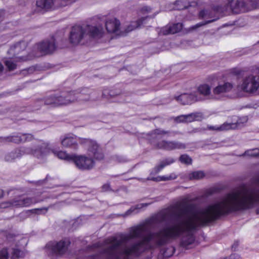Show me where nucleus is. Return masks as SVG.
<instances>
[{
  "instance_id": "obj_53",
  "label": "nucleus",
  "mask_w": 259,
  "mask_h": 259,
  "mask_svg": "<svg viewBox=\"0 0 259 259\" xmlns=\"http://www.w3.org/2000/svg\"><path fill=\"white\" fill-rule=\"evenodd\" d=\"M42 209L35 208V209H31L30 211H31L32 213H38V211H41Z\"/></svg>"
},
{
  "instance_id": "obj_42",
  "label": "nucleus",
  "mask_w": 259,
  "mask_h": 259,
  "mask_svg": "<svg viewBox=\"0 0 259 259\" xmlns=\"http://www.w3.org/2000/svg\"><path fill=\"white\" fill-rule=\"evenodd\" d=\"M147 180H151V181H156V182H158V181H168V177H165V176L158 177L156 178H154V177L148 178L147 179Z\"/></svg>"
},
{
  "instance_id": "obj_4",
  "label": "nucleus",
  "mask_w": 259,
  "mask_h": 259,
  "mask_svg": "<svg viewBox=\"0 0 259 259\" xmlns=\"http://www.w3.org/2000/svg\"><path fill=\"white\" fill-rule=\"evenodd\" d=\"M259 88V76L249 75L245 77L241 84L238 85V90L246 93H252Z\"/></svg>"
},
{
  "instance_id": "obj_10",
  "label": "nucleus",
  "mask_w": 259,
  "mask_h": 259,
  "mask_svg": "<svg viewBox=\"0 0 259 259\" xmlns=\"http://www.w3.org/2000/svg\"><path fill=\"white\" fill-rule=\"evenodd\" d=\"M154 147L158 149L172 151L176 149H185L186 145L184 143L177 141L162 140L157 143Z\"/></svg>"
},
{
  "instance_id": "obj_50",
  "label": "nucleus",
  "mask_w": 259,
  "mask_h": 259,
  "mask_svg": "<svg viewBox=\"0 0 259 259\" xmlns=\"http://www.w3.org/2000/svg\"><path fill=\"white\" fill-rule=\"evenodd\" d=\"M36 70V67L35 66H31L29 68H27V70L29 74L33 73Z\"/></svg>"
},
{
  "instance_id": "obj_11",
  "label": "nucleus",
  "mask_w": 259,
  "mask_h": 259,
  "mask_svg": "<svg viewBox=\"0 0 259 259\" xmlns=\"http://www.w3.org/2000/svg\"><path fill=\"white\" fill-rule=\"evenodd\" d=\"M35 47L41 53V55H38V57L42 55L51 54L57 49L55 40L53 38L50 40H47L37 44ZM36 55H37V54Z\"/></svg>"
},
{
  "instance_id": "obj_15",
  "label": "nucleus",
  "mask_w": 259,
  "mask_h": 259,
  "mask_svg": "<svg viewBox=\"0 0 259 259\" xmlns=\"http://www.w3.org/2000/svg\"><path fill=\"white\" fill-rule=\"evenodd\" d=\"M228 4L232 11L236 13L246 12L250 10L248 4L244 0H230Z\"/></svg>"
},
{
  "instance_id": "obj_18",
  "label": "nucleus",
  "mask_w": 259,
  "mask_h": 259,
  "mask_svg": "<svg viewBox=\"0 0 259 259\" xmlns=\"http://www.w3.org/2000/svg\"><path fill=\"white\" fill-rule=\"evenodd\" d=\"M81 139L68 134L62 137L61 138V142L62 146L65 147L76 149L78 147V142L79 141L80 143Z\"/></svg>"
},
{
  "instance_id": "obj_56",
  "label": "nucleus",
  "mask_w": 259,
  "mask_h": 259,
  "mask_svg": "<svg viewBox=\"0 0 259 259\" xmlns=\"http://www.w3.org/2000/svg\"><path fill=\"white\" fill-rule=\"evenodd\" d=\"M4 70V66L3 64L0 62V74L2 73Z\"/></svg>"
},
{
  "instance_id": "obj_35",
  "label": "nucleus",
  "mask_w": 259,
  "mask_h": 259,
  "mask_svg": "<svg viewBox=\"0 0 259 259\" xmlns=\"http://www.w3.org/2000/svg\"><path fill=\"white\" fill-rule=\"evenodd\" d=\"M242 155H246L251 157H256L259 156V149L255 148L253 149L248 150L246 151Z\"/></svg>"
},
{
  "instance_id": "obj_55",
  "label": "nucleus",
  "mask_w": 259,
  "mask_h": 259,
  "mask_svg": "<svg viewBox=\"0 0 259 259\" xmlns=\"http://www.w3.org/2000/svg\"><path fill=\"white\" fill-rule=\"evenodd\" d=\"M153 257V252H151L150 255H147L145 259H152Z\"/></svg>"
},
{
  "instance_id": "obj_16",
  "label": "nucleus",
  "mask_w": 259,
  "mask_h": 259,
  "mask_svg": "<svg viewBox=\"0 0 259 259\" xmlns=\"http://www.w3.org/2000/svg\"><path fill=\"white\" fill-rule=\"evenodd\" d=\"M212 13L210 11L207 10H202L200 11L199 13V18L202 19H206L207 20L198 23L196 25L192 26L191 27V29H196L201 26L213 22L218 19V18L212 19Z\"/></svg>"
},
{
  "instance_id": "obj_32",
  "label": "nucleus",
  "mask_w": 259,
  "mask_h": 259,
  "mask_svg": "<svg viewBox=\"0 0 259 259\" xmlns=\"http://www.w3.org/2000/svg\"><path fill=\"white\" fill-rule=\"evenodd\" d=\"M202 118V114L200 112H194L186 115V122H191L195 120H200Z\"/></svg>"
},
{
  "instance_id": "obj_8",
  "label": "nucleus",
  "mask_w": 259,
  "mask_h": 259,
  "mask_svg": "<svg viewBox=\"0 0 259 259\" xmlns=\"http://www.w3.org/2000/svg\"><path fill=\"white\" fill-rule=\"evenodd\" d=\"M80 144L87 148L90 156H94L97 160L103 159L104 155L95 141L88 139H82L81 140Z\"/></svg>"
},
{
  "instance_id": "obj_57",
  "label": "nucleus",
  "mask_w": 259,
  "mask_h": 259,
  "mask_svg": "<svg viewBox=\"0 0 259 259\" xmlns=\"http://www.w3.org/2000/svg\"><path fill=\"white\" fill-rule=\"evenodd\" d=\"M238 245V242H236L234 243L232 245V248H234V249H235V248H236V247H237Z\"/></svg>"
},
{
  "instance_id": "obj_58",
  "label": "nucleus",
  "mask_w": 259,
  "mask_h": 259,
  "mask_svg": "<svg viewBox=\"0 0 259 259\" xmlns=\"http://www.w3.org/2000/svg\"><path fill=\"white\" fill-rule=\"evenodd\" d=\"M4 196V192L3 190L0 189V199L3 198Z\"/></svg>"
},
{
  "instance_id": "obj_28",
  "label": "nucleus",
  "mask_w": 259,
  "mask_h": 259,
  "mask_svg": "<svg viewBox=\"0 0 259 259\" xmlns=\"http://www.w3.org/2000/svg\"><path fill=\"white\" fill-rule=\"evenodd\" d=\"M197 91L199 94L207 97V99H211L210 97L212 94H211L210 87L208 84H200L197 88Z\"/></svg>"
},
{
  "instance_id": "obj_37",
  "label": "nucleus",
  "mask_w": 259,
  "mask_h": 259,
  "mask_svg": "<svg viewBox=\"0 0 259 259\" xmlns=\"http://www.w3.org/2000/svg\"><path fill=\"white\" fill-rule=\"evenodd\" d=\"M22 143L30 142L34 139V136L31 134H21Z\"/></svg>"
},
{
  "instance_id": "obj_20",
  "label": "nucleus",
  "mask_w": 259,
  "mask_h": 259,
  "mask_svg": "<svg viewBox=\"0 0 259 259\" xmlns=\"http://www.w3.org/2000/svg\"><path fill=\"white\" fill-rule=\"evenodd\" d=\"M176 100L182 105L191 104L200 100L195 93H184L176 97Z\"/></svg>"
},
{
  "instance_id": "obj_26",
  "label": "nucleus",
  "mask_w": 259,
  "mask_h": 259,
  "mask_svg": "<svg viewBox=\"0 0 259 259\" xmlns=\"http://www.w3.org/2000/svg\"><path fill=\"white\" fill-rule=\"evenodd\" d=\"M152 203L153 202L149 203H140L137 204L135 206H133L125 212L124 216L129 215L132 214H136L138 213L142 209L148 206Z\"/></svg>"
},
{
  "instance_id": "obj_47",
  "label": "nucleus",
  "mask_w": 259,
  "mask_h": 259,
  "mask_svg": "<svg viewBox=\"0 0 259 259\" xmlns=\"http://www.w3.org/2000/svg\"><path fill=\"white\" fill-rule=\"evenodd\" d=\"M102 191L106 192L110 190V186L109 184H105L102 187Z\"/></svg>"
},
{
  "instance_id": "obj_51",
  "label": "nucleus",
  "mask_w": 259,
  "mask_h": 259,
  "mask_svg": "<svg viewBox=\"0 0 259 259\" xmlns=\"http://www.w3.org/2000/svg\"><path fill=\"white\" fill-rule=\"evenodd\" d=\"M20 74L24 75H27L29 74V72L27 70V68L24 69L21 71Z\"/></svg>"
},
{
  "instance_id": "obj_14",
  "label": "nucleus",
  "mask_w": 259,
  "mask_h": 259,
  "mask_svg": "<svg viewBox=\"0 0 259 259\" xmlns=\"http://www.w3.org/2000/svg\"><path fill=\"white\" fill-rule=\"evenodd\" d=\"M183 27V25L181 23H169L160 29L159 34L163 35L174 34L180 32Z\"/></svg>"
},
{
  "instance_id": "obj_33",
  "label": "nucleus",
  "mask_w": 259,
  "mask_h": 259,
  "mask_svg": "<svg viewBox=\"0 0 259 259\" xmlns=\"http://www.w3.org/2000/svg\"><path fill=\"white\" fill-rule=\"evenodd\" d=\"M205 176V174L203 171H195L192 172L189 174V179L192 180H199L202 179Z\"/></svg>"
},
{
  "instance_id": "obj_25",
  "label": "nucleus",
  "mask_w": 259,
  "mask_h": 259,
  "mask_svg": "<svg viewBox=\"0 0 259 259\" xmlns=\"http://www.w3.org/2000/svg\"><path fill=\"white\" fill-rule=\"evenodd\" d=\"M155 15H154L153 16H146L144 17H142L141 19L138 20L136 21L132 22L129 25L127 26L125 31L126 33H128L130 31L134 30V29L140 28L142 24L144 22V21L147 19L148 18H153L155 17Z\"/></svg>"
},
{
  "instance_id": "obj_3",
  "label": "nucleus",
  "mask_w": 259,
  "mask_h": 259,
  "mask_svg": "<svg viewBox=\"0 0 259 259\" xmlns=\"http://www.w3.org/2000/svg\"><path fill=\"white\" fill-rule=\"evenodd\" d=\"M27 47V44L24 41L18 42L12 46L8 51V54L12 56V58H15L19 61H26L32 59L33 58L38 57V55H29L27 56H19L22 52L24 51Z\"/></svg>"
},
{
  "instance_id": "obj_52",
  "label": "nucleus",
  "mask_w": 259,
  "mask_h": 259,
  "mask_svg": "<svg viewBox=\"0 0 259 259\" xmlns=\"http://www.w3.org/2000/svg\"><path fill=\"white\" fill-rule=\"evenodd\" d=\"M168 180H175L177 178V176L175 174H171L168 176Z\"/></svg>"
},
{
  "instance_id": "obj_44",
  "label": "nucleus",
  "mask_w": 259,
  "mask_h": 259,
  "mask_svg": "<svg viewBox=\"0 0 259 259\" xmlns=\"http://www.w3.org/2000/svg\"><path fill=\"white\" fill-rule=\"evenodd\" d=\"M186 115H181L177 116L175 120L177 122H186Z\"/></svg>"
},
{
  "instance_id": "obj_36",
  "label": "nucleus",
  "mask_w": 259,
  "mask_h": 259,
  "mask_svg": "<svg viewBox=\"0 0 259 259\" xmlns=\"http://www.w3.org/2000/svg\"><path fill=\"white\" fill-rule=\"evenodd\" d=\"M179 160L182 163L186 164H191L192 162V158L187 154H183L179 158Z\"/></svg>"
},
{
  "instance_id": "obj_9",
  "label": "nucleus",
  "mask_w": 259,
  "mask_h": 259,
  "mask_svg": "<svg viewBox=\"0 0 259 259\" xmlns=\"http://www.w3.org/2000/svg\"><path fill=\"white\" fill-rule=\"evenodd\" d=\"M233 84L229 82H225L223 84H219L214 88L210 98L214 100H223L226 97V94L230 92L233 88Z\"/></svg>"
},
{
  "instance_id": "obj_24",
  "label": "nucleus",
  "mask_w": 259,
  "mask_h": 259,
  "mask_svg": "<svg viewBox=\"0 0 259 259\" xmlns=\"http://www.w3.org/2000/svg\"><path fill=\"white\" fill-rule=\"evenodd\" d=\"M175 160L171 157H168L161 161L159 164L155 166L151 170L150 174L155 175L161 171L165 166L173 163Z\"/></svg>"
},
{
  "instance_id": "obj_59",
  "label": "nucleus",
  "mask_w": 259,
  "mask_h": 259,
  "mask_svg": "<svg viewBox=\"0 0 259 259\" xmlns=\"http://www.w3.org/2000/svg\"><path fill=\"white\" fill-rule=\"evenodd\" d=\"M257 43H259V41L257 42Z\"/></svg>"
},
{
  "instance_id": "obj_17",
  "label": "nucleus",
  "mask_w": 259,
  "mask_h": 259,
  "mask_svg": "<svg viewBox=\"0 0 259 259\" xmlns=\"http://www.w3.org/2000/svg\"><path fill=\"white\" fill-rule=\"evenodd\" d=\"M29 150L28 149H25V147H22L20 148L16 149L6 154L4 156V160L6 162H13L17 158H20L23 155L26 154V153H29Z\"/></svg>"
},
{
  "instance_id": "obj_22",
  "label": "nucleus",
  "mask_w": 259,
  "mask_h": 259,
  "mask_svg": "<svg viewBox=\"0 0 259 259\" xmlns=\"http://www.w3.org/2000/svg\"><path fill=\"white\" fill-rule=\"evenodd\" d=\"M240 122L237 121L235 123L225 122L220 126H215L210 127V129L216 131H228L230 130H235L240 126Z\"/></svg>"
},
{
  "instance_id": "obj_5",
  "label": "nucleus",
  "mask_w": 259,
  "mask_h": 259,
  "mask_svg": "<svg viewBox=\"0 0 259 259\" xmlns=\"http://www.w3.org/2000/svg\"><path fill=\"white\" fill-rule=\"evenodd\" d=\"M70 242L68 239L61 240L58 242H50L46 246L47 253L50 255L62 254L66 251Z\"/></svg>"
},
{
  "instance_id": "obj_39",
  "label": "nucleus",
  "mask_w": 259,
  "mask_h": 259,
  "mask_svg": "<svg viewBox=\"0 0 259 259\" xmlns=\"http://www.w3.org/2000/svg\"><path fill=\"white\" fill-rule=\"evenodd\" d=\"M44 105L42 99H39L35 101L33 105L32 111H35L39 109L41 106Z\"/></svg>"
},
{
  "instance_id": "obj_31",
  "label": "nucleus",
  "mask_w": 259,
  "mask_h": 259,
  "mask_svg": "<svg viewBox=\"0 0 259 259\" xmlns=\"http://www.w3.org/2000/svg\"><path fill=\"white\" fill-rule=\"evenodd\" d=\"M170 133H172L174 135H176L178 134V132L175 131L170 132L169 131H165L161 128H156L151 131V133L149 134V135L152 138H154L155 135H169Z\"/></svg>"
},
{
  "instance_id": "obj_38",
  "label": "nucleus",
  "mask_w": 259,
  "mask_h": 259,
  "mask_svg": "<svg viewBox=\"0 0 259 259\" xmlns=\"http://www.w3.org/2000/svg\"><path fill=\"white\" fill-rule=\"evenodd\" d=\"M10 137V142L15 144H19L22 143L21 134H16Z\"/></svg>"
},
{
  "instance_id": "obj_54",
  "label": "nucleus",
  "mask_w": 259,
  "mask_h": 259,
  "mask_svg": "<svg viewBox=\"0 0 259 259\" xmlns=\"http://www.w3.org/2000/svg\"><path fill=\"white\" fill-rule=\"evenodd\" d=\"M142 10L147 12H150L151 11V8L148 7H145L142 9Z\"/></svg>"
},
{
  "instance_id": "obj_43",
  "label": "nucleus",
  "mask_w": 259,
  "mask_h": 259,
  "mask_svg": "<svg viewBox=\"0 0 259 259\" xmlns=\"http://www.w3.org/2000/svg\"><path fill=\"white\" fill-rule=\"evenodd\" d=\"M23 252L18 249H14L13 251V256L14 257H20L22 256Z\"/></svg>"
},
{
  "instance_id": "obj_23",
  "label": "nucleus",
  "mask_w": 259,
  "mask_h": 259,
  "mask_svg": "<svg viewBox=\"0 0 259 259\" xmlns=\"http://www.w3.org/2000/svg\"><path fill=\"white\" fill-rule=\"evenodd\" d=\"M120 22L116 19L108 20L106 22V28L109 33H115L119 30Z\"/></svg>"
},
{
  "instance_id": "obj_6",
  "label": "nucleus",
  "mask_w": 259,
  "mask_h": 259,
  "mask_svg": "<svg viewBox=\"0 0 259 259\" xmlns=\"http://www.w3.org/2000/svg\"><path fill=\"white\" fill-rule=\"evenodd\" d=\"M25 149H28L29 153L26 154H30L38 159H43L45 157L52 152V149L50 144L46 142H41L34 148L29 147H25Z\"/></svg>"
},
{
  "instance_id": "obj_13",
  "label": "nucleus",
  "mask_w": 259,
  "mask_h": 259,
  "mask_svg": "<svg viewBox=\"0 0 259 259\" xmlns=\"http://www.w3.org/2000/svg\"><path fill=\"white\" fill-rule=\"evenodd\" d=\"M73 93L71 91L57 94V107L67 105L75 102L76 98L74 97Z\"/></svg>"
},
{
  "instance_id": "obj_7",
  "label": "nucleus",
  "mask_w": 259,
  "mask_h": 259,
  "mask_svg": "<svg viewBox=\"0 0 259 259\" xmlns=\"http://www.w3.org/2000/svg\"><path fill=\"white\" fill-rule=\"evenodd\" d=\"M73 162L76 167L82 170H88L95 166V161L92 157L85 155H74Z\"/></svg>"
},
{
  "instance_id": "obj_45",
  "label": "nucleus",
  "mask_w": 259,
  "mask_h": 259,
  "mask_svg": "<svg viewBox=\"0 0 259 259\" xmlns=\"http://www.w3.org/2000/svg\"><path fill=\"white\" fill-rule=\"evenodd\" d=\"M10 206H12L11 201L3 202L0 204V208H6Z\"/></svg>"
},
{
  "instance_id": "obj_49",
  "label": "nucleus",
  "mask_w": 259,
  "mask_h": 259,
  "mask_svg": "<svg viewBox=\"0 0 259 259\" xmlns=\"http://www.w3.org/2000/svg\"><path fill=\"white\" fill-rule=\"evenodd\" d=\"M225 259H240V257L238 254H232L229 257L226 258Z\"/></svg>"
},
{
  "instance_id": "obj_41",
  "label": "nucleus",
  "mask_w": 259,
  "mask_h": 259,
  "mask_svg": "<svg viewBox=\"0 0 259 259\" xmlns=\"http://www.w3.org/2000/svg\"><path fill=\"white\" fill-rule=\"evenodd\" d=\"M9 252L7 248H4L0 250V259H8Z\"/></svg>"
},
{
  "instance_id": "obj_30",
  "label": "nucleus",
  "mask_w": 259,
  "mask_h": 259,
  "mask_svg": "<svg viewBox=\"0 0 259 259\" xmlns=\"http://www.w3.org/2000/svg\"><path fill=\"white\" fill-rule=\"evenodd\" d=\"M57 94H52L42 99L44 105L57 107Z\"/></svg>"
},
{
  "instance_id": "obj_40",
  "label": "nucleus",
  "mask_w": 259,
  "mask_h": 259,
  "mask_svg": "<svg viewBox=\"0 0 259 259\" xmlns=\"http://www.w3.org/2000/svg\"><path fill=\"white\" fill-rule=\"evenodd\" d=\"M5 64L10 71L15 69L17 67L16 64L11 60H6L5 62Z\"/></svg>"
},
{
  "instance_id": "obj_19",
  "label": "nucleus",
  "mask_w": 259,
  "mask_h": 259,
  "mask_svg": "<svg viewBox=\"0 0 259 259\" xmlns=\"http://www.w3.org/2000/svg\"><path fill=\"white\" fill-rule=\"evenodd\" d=\"M76 98L75 102L83 103L91 100L92 91L88 88H83L75 91H72Z\"/></svg>"
},
{
  "instance_id": "obj_29",
  "label": "nucleus",
  "mask_w": 259,
  "mask_h": 259,
  "mask_svg": "<svg viewBox=\"0 0 259 259\" xmlns=\"http://www.w3.org/2000/svg\"><path fill=\"white\" fill-rule=\"evenodd\" d=\"M52 152L61 159H64L68 161H72L75 154L69 155L63 151H57L52 149Z\"/></svg>"
},
{
  "instance_id": "obj_46",
  "label": "nucleus",
  "mask_w": 259,
  "mask_h": 259,
  "mask_svg": "<svg viewBox=\"0 0 259 259\" xmlns=\"http://www.w3.org/2000/svg\"><path fill=\"white\" fill-rule=\"evenodd\" d=\"M0 142L3 144H6L10 142V137H1Z\"/></svg>"
},
{
  "instance_id": "obj_34",
  "label": "nucleus",
  "mask_w": 259,
  "mask_h": 259,
  "mask_svg": "<svg viewBox=\"0 0 259 259\" xmlns=\"http://www.w3.org/2000/svg\"><path fill=\"white\" fill-rule=\"evenodd\" d=\"M118 95H119V92L115 93L114 91H109L108 89H105L103 91L102 97L105 98L110 99Z\"/></svg>"
},
{
  "instance_id": "obj_48",
  "label": "nucleus",
  "mask_w": 259,
  "mask_h": 259,
  "mask_svg": "<svg viewBox=\"0 0 259 259\" xmlns=\"http://www.w3.org/2000/svg\"><path fill=\"white\" fill-rule=\"evenodd\" d=\"M115 158H116V160L117 162H120V163L124 162L126 161V159L124 157H122V156H116Z\"/></svg>"
},
{
  "instance_id": "obj_2",
  "label": "nucleus",
  "mask_w": 259,
  "mask_h": 259,
  "mask_svg": "<svg viewBox=\"0 0 259 259\" xmlns=\"http://www.w3.org/2000/svg\"><path fill=\"white\" fill-rule=\"evenodd\" d=\"M103 30L96 26L87 25L85 27L74 26L70 32V43L76 45L82 40L88 41L92 38H99L102 37Z\"/></svg>"
},
{
  "instance_id": "obj_12",
  "label": "nucleus",
  "mask_w": 259,
  "mask_h": 259,
  "mask_svg": "<svg viewBox=\"0 0 259 259\" xmlns=\"http://www.w3.org/2000/svg\"><path fill=\"white\" fill-rule=\"evenodd\" d=\"M41 200L37 199L35 197L26 198H16L11 200L12 206L17 207H28L32 204L40 202Z\"/></svg>"
},
{
  "instance_id": "obj_27",
  "label": "nucleus",
  "mask_w": 259,
  "mask_h": 259,
  "mask_svg": "<svg viewBox=\"0 0 259 259\" xmlns=\"http://www.w3.org/2000/svg\"><path fill=\"white\" fill-rule=\"evenodd\" d=\"M175 251V248L172 246L162 248L158 255V259L168 258L172 255Z\"/></svg>"
},
{
  "instance_id": "obj_21",
  "label": "nucleus",
  "mask_w": 259,
  "mask_h": 259,
  "mask_svg": "<svg viewBox=\"0 0 259 259\" xmlns=\"http://www.w3.org/2000/svg\"><path fill=\"white\" fill-rule=\"evenodd\" d=\"M55 0H37L36 5L39 11H48L51 10Z\"/></svg>"
},
{
  "instance_id": "obj_1",
  "label": "nucleus",
  "mask_w": 259,
  "mask_h": 259,
  "mask_svg": "<svg viewBox=\"0 0 259 259\" xmlns=\"http://www.w3.org/2000/svg\"><path fill=\"white\" fill-rule=\"evenodd\" d=\"M237 211V190L227 194L220 200L204 208L195 209V205L186 200L160 212L151 218L149 224H159L168 219L174 224L156 232H149L142 239L128 245L130 240L139 238L146 230L145 225L131 228L128 234H120L106 239L104 249L106 259H130L138 257L147 250L153 249L168 243L171 239L182 236L181 246L189 249L195 241L194 233L197 228L205 226L221 216Z\"/></svg>"
}]
</instances>
